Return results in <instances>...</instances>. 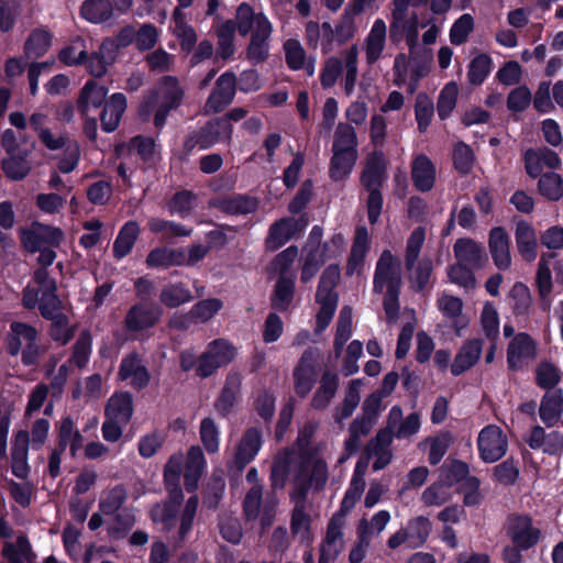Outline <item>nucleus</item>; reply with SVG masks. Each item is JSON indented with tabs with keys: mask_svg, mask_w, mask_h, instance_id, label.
<instances>
[{
	"mask_svg": "<svg viewBox=\"0 0 563 563\" xmlns=\"http://www.w3.org/2000/svg\"><path fill=\"white\" fill-rule=\"evenodd\" d=\"M368 245L369 233L367 229L365 227L357 228L346 267L347 274L352 275L361 267L368 251Z\"/></svg>",
	"mask_w": 563,
	"mask_h": 563,
	"instance_id": "de8ad7c7",
	"label": "nucleus"
},
{
	"mask_svg": "<svg viewBox=\"0 0 563 563\" xmlns=\"http://www.w3.org/2000/svg\"><path fill=\"white\" fill-rule=\"evenodd\" d=\"M409 537V547H421L428 539L431 532V522L426 517H417L410 520L405 528Z\"/></svg>",
	"mask_w": 563,
	"mask_h": 563,
	"instance_id": "0e129e2a",
	"label": "nucleus"
},
{
	"mask_svg": "<svg viewBox=\"0 0 563 563\" xmlns=\"http://www.w3.org/2000/svg\"><path fill=\"white\" fill-rule=\"evenodd\" d=\"M32 551L31 543L26 537H18L15 543H5L2 549V556L5 558L9 563H24V559H27Z\"/></svg>",
	"mask_w": 563,
	"mask_h": 563,
	"instance_id": "774afa93",
	"label": "nucleus"
},
{
	"mask_svg": "<svg viewBox=\"0 0 563 563\" xmlns=\"http://www.w3.org/2000/svg\"><path fill=\"white\" fill-rule=\"evenodd\" d=\"M64 239V232L59 228L37 223V252L40 253L37 262L51 265Z\"/></svg>",
	"mask_w": 563,
	"mask_h": 563,
	"instance_id": "f3484780",
	"label": "nucleus"
},
{
	"mask_svg": "<svg viewBox=\"0 0 563 563\" xmlns=\"http://www.w3.org/2000/svg\"><path fill=\"white\" fill-rule=\"evenodd\" d=\"M236 88V76L227 71L218 80L214 90L211 92L205 104L206 113L222 111L233 100Z\"/></svg>",
	"mask_w": 563,
	"mask_h": 563,
	"instance_id": "dca6fc26",
	"label": "nucleus"
},
{
	"mask_svg": "<svg viewBox=\"0 0 563 563\" xmlns=\"http://www.w3.org/2000/svg\"><path fill=\"white\" fill-rule=\"evenodd\" d=\"M340 279L338 265H329L321 275L316 300L320 306L317 314V332L323 331L331 322L338 305V294L334 288Z\"/></svg>",
	"mask_w": 563,
	"mask_h": 563,
	"instance_id": "7ed1b4c3",
	"label": "nucleus"
},
{
	"mask_svg": "<svg viewBox=\"0 0 563 563\" xmlns=\"http://www.w3.org/2000/svg\"><path fill=\"white\" fill-rule=\"evenodd\" d=\"M401 273L399 261L391 254L390 251L385 250L377 263L373 280V289L375 292L380 294L386 289V292L400 291Z\"/></svg>",
	"mask_w": 563,
	"mask_h": 563,
	"instance_id": "6e6552de",
	"label": "nucleus"
},
{
	"mask_svg": "<svg viewBox=\"0 0 563 563\" xmlns=\"http://www.w3.org/2000/svg\"><path fill=\"white\" fill-rule=\"evenodd\" d=\"M55 280L51 278L46 272L37 271V292L40 290L43 292L38 308L43 317L44 309H48L51 311H54L56 309V312H59L60 314L66 313L65 307L63 306L58 297L55 295Z\"/></svg>",
	"mask_w": 563,
	"mask_h": 563,
	"instance_id": "2f4dec72",
	"label": "nucleus"
},
{
	"mask_svg": "<svg viewBox=\"0 0 563 563\" xmlns=\"http://www.w3.org/2000/svg\"><path fill=\"white\" fill-rule=\"evenodd\" d=\"M159 300L167 308H176L191 301L192 295L185 284L169 283L162 288Z\"/></svg>",
	"mask_w": 563,
	"mask_h": 563,
	"instance_id": "864d4df0",
	"label": "nucleus"
},
{
	"mask_svg": "<svg viewBox=\"0 0 563 563\" xmlns=\"http://www.w3.org/2000/svg\"><path fill=\"white\" fill-rule=\"evenodd\" d=\"M126 489L122 485H117L111 489L104 490L100 497L99 509L103 515L117 514L126 500Z\"/></svg>",
	"mask_w": 563,
	"mask_h": 563,
	"instance_id": "052dcab7",
	"label": "nucleus"
},
{
	"mask_svg": "<svg viewBox=\"0 0 563 563\" xmlns=\"http://www.w3.org/2000/svg\"><path fill=\"white\" fill-rule=\"evenodd\" d=\"M114 44L112 41H103L99 52L93 53L87 62L89 73L95 77H101L107 73V68L114 60Z\"/></svg>",
	"mask_w": 563,
	"mask_h": 563,
	"instance_id": "a18cd8bd",
	"label": "nucleus"
},
{
	"mask_svg": "<svg viewBox=\"0 0 563 563\" xmlns=\"http://www.w3.org/2000/svg\"><path fill=\"white\" fill-rule=\"evenodd\" d=\"M393 434L389 430H379L374 439L367 445L369 456L374 457L373 468L375 471L383 470L391 460L390 444Z\"/></svg>",
	"mask_w": 563,
	"mask_h": 563,
	"instance_id": "c756f323",
	"label": "nucleus"
},
{
	"mask_svg": "<svg viewBox=\"0 0 563 563\" xmlns=\"http://www.w3.org/2000/svg\"><path fill=\"white\" fill-rule=\"evenodd\" d=\"M199 437L205 450L209 454H216L219 451L220 429L212 418L207 417L201 420Z\"/></svg>",
	"mask_w": 563,
	"mask_h": 563,
	"instance_id": "bf43d9fd",
	"label": "nucleus"
},
{
	"mask_svg": "<svg viewBox=\"0 0 563 563\" xmlns=\"http://www.w3.org/2000/svg\"><path fill=\"white\" fill-rule=\"evenodd\" d=\"M387 45V25L383 19H376L369 32L364 38L363 51L365 54V62L367 65L373 66L383 56Z\"/></svg>",
	"mask_w": 563,
	"mask_h": 563,
	"instance_id": "a211bd4d",
	"label": "nucleus"
},
{
	"mask_svg": "<svg viewBox=\"0 0 563 563\" xmlns=\"http://www.w3.org/2000/svg\"><path fill=\"white\" fill-rule=\"evenodd\" d=\"M44 318L52 321L51 336L60 344H66L70 341L74 335V327L69 324V320L66 313L60 314L48 309H44Z\"/></svg>",
	"mask_w": 563,
	"mask_h": 563,
	"instance_id": "09e8293b",
	"label": "nucleus"
},
{
	"mask_svg": "<svg viewBox=\"0 0 563 563\" xmlns=\"http://www.w3.org/2000/svg\"><path fill=\"white\" fill-rule=\"evenodd\" d=\"M352 334V309L350 307H343L339 313L336 322V332L334 338V351L336 357H339L343 351L344 344L351 338Z\"/></svg>",
	"mask_w": 563,
	"mask_h": 563,
	"instance_id": "680f3d73",
	"label": "nucleus"
},
{
	"mask_svg": "<svg viewBox=\"0 0 563 563\" xmlns=\"http://www.w3.org/2000/svg\"><path fill=\"white\" fill-rule=\"evenodd\" d=\"M184 249L156 247L146 257L148 267L184 266Z\"/></svg>",
	"mask_w": 563,
	"mask_h": 563,
	"instance_id": "a19ab883",
	"label": "nucleus"
},
{
	"mask_svg": "<svg viewBox=\"0 0 563 563\" xmlns=\"http://www.w3.org/2000/svg\"><path fill=\"white\" fill-rule=\"evenodd\" d=\"M489 251L494 264L499 269H508L511 265L509 236L503 228H494L489 234Z\"/></svg>",
	"mask_w": 563,
	"mask_h": 563,
	"instance_id": "cd10ccee",
	"label": "nucleus"
},
{
	"mask_svg": "<svg viewBox=\"0 0 563 563\" xmlns=\"http://www.w3.org/2000/svg\"><path fill=\"white\" fill-rule=\"evenodd\" d=\"M553 254H542L538 264L537 271V286L541 298V308L543 311H549L551 307V291H552V274L549 267V260Z\"/></svg>",
	"mask_w": 563,
	"mask_h": 563,
	"instance_id": "e433bc0d",
	"label": "nucleus"
},
{
	"mask_svg": "<svg viewBox=\"0 0 563 563\" xmlns=\"http://www.w3.org/2000/svg\"><path fill=\"white\" fill-rule=\"evenodd\" d=\"M506 532L512 544L522 550L534 547L541 538L540 528L528 515H511L507 520Z\"/></svg>",
	"mask_w": 563,
	"mask_h": 563,
	"instance_id": "9b49d317",
	"label": "nucleus"
},
{
	"mask_svg": "<svg viewBox=\"0 0 563 563\" xmlns=\"http://www.w3.org/2000/svg\"><path fill=\"white\" fill-rule=\"evenodd\" d=\"M29 154L30 152L10 154L2 159L1 168L8 179L19 181L26 177L31 170Z\"/></svg>",
	"mask_w": 563,
	"mask_h": 563,
	"instance_id": "79ce46f5",
	"label": "nucleus"
},
{
	"mask_svg": "<svg viewBox=\"0 0 563 563\" xmlns=\"http://www.w3.org/2000/svg\"><path fill=\"white\" fill-rule=\"evenodd\" d=\"M411 60V75L410 81L408 84V89L410 93H413L418 87V82L421 78L427 76L430 70V64L432 60V56L430 51L423 49L419 56V48L417 47V52L415 55H410Z\"/></svg>",
	"mask_w": 563,
	"mask_h": 563,
	"instance_id": "4d7b16f0",
	"label": "nucleus"
},
{
	"mask_svg": "<svg viewBox=\"0 0 563 563\" xmlns=\"http://www.w3.org/2000/svg\"><path fill=\"white\" fill-rule=\"evenodd\" d=\"M357 154L332 151L329 175L334 181H342L349 177L355 163Z\"/></svg>",
	"mask_w": 563,
	"mask_h": 563,
	"instance_id": "603ef678",
	"label": "nucleus"
},
{
	"mask_svg": "<svg viewBox=\"0 0 563 563\" xmlns=\"http://www.w3.org/2000/svg\"><path fill=\"white\" fill-rule=\"evenodd\" d=\"M241 374L230 373L227 376L221 394L214 401V408L222 417L228 416L238 401L241 393Z\"/></svg>",
	"mask_w": 563,
	"mask_h": 563,
	"instance_id": "bb28decb",
	"label": "nucleus"
},
{
	"mask_svg": "<svg viewBox=\"0 0 563 563\" xmlns=\"http://www.w3.org/2000/svg\"><path fill=\"white\" fill-rule=\"evenodd\" d=\"M527 443L531 449L542 450L550 455H559L563 452V434L558 431L547 434L539 426L531 430Z\"/></svg>",
	"mask_w": 563,
	"mask_h": 563,
	"instance_id": "393cba45",
	"label": "nucleus"
},
{
	"mask_svg": "<svg viewBox=\"0 0 563 563\" xmlns=\"http://www.w3.org/2000/svg\"><path fill=\"white\" fill-rule=\"evenodd\" d=\"M345 518L343 514H335L328 523L325 537L320 547V553L329 559H336L344 549Z\"/></svg>",
	"mask_w": 563,
	"mask_h": 563,
	"instance_id": "412c9836",
	"label": "nucleus"
},
{
	"mask_svg": "<svg viewBox=\"0 0 563 563\" xmlns=\"http://www.w3.org/2000/svg\"><path fill=\"white\" fill-rule=\"evenodd\" d=\"M365 488L364 470L360 464L356 465L350 486L346 489L341 503V509L338 514L344 517L350 512L360 500Z\"/></svg>",
	"mask_w": 563,
	"mask_h": 563,
	"instance_id": "37998d69",
	"label": "nucleus"
},
{
	"mask_svg": "<svg viewBox=\"0 0 563 563\" xmlns=\"http://www.w3.org/2000/svg\"><path fill=\"white\" fill-rule=\"evenodd\" d=\"M295 504L290 528L291 532L299 537L301 541H306L309 539V529H310V516L307 512L306 500L300 498H291Z\"/></svg>",
	"mask_w": 563,
	"mask_h": 563,
	"instance_id": "5fc2aeb1",
	"label": "nucleus"
},
{
	"mask_svg": "<svg viewBox=\"0 0 563 563\" xmlns=\"http://www.w3.org/2000/svg\"><path fill=\"white\" fill-rule=\"evenodd\" d=\"M236 27L241 36L249 35L250 38H272L274 32L269 19L245 2L236 9Z\"/></svg>",
	"mask_w": 563,
	"mask_h": 563,
	"instance_id": "423d86ee",
	"label": "nucleus"
},
{
	"mask_svg": "<svg viewBox=\"0 0 563 563\" xmlns=\"http://www.w3.org/2000/svg\"><path fill=\"white\" fill-rule=\"evenodd\" d=\"M295 292V275L279 276L272 297L273 308L287 311L292 302Z\"/></svg>",
	"mask_w": 563,
	"mask_h": 563,
	"instance_id": "49530a36",
	"label": "nucleus"
},
{
	"mask_svg": "<svg viewBox=\"0 0 563 563\" xmlns=\"http://www.w3.org/2000/svg\"><path fill=\"white\" fill-rule=\"evenodd\" d=\"M306 223H301L294 218H283L275 222L269 229L267 244L276 250L287 243L297 232L305 228Z\"/></svg>",
	"mask_w": 563,
	"mask_h": 563,
	"instance_id": "c85d7f7f",
	"label": "nucleus"
},
{
	"mask_svg": "<svg viewBox=\"0 0 563 563\" xmlns=\"http://www.w3.org/2000/svg\"><path fill=\"white\" fill-rule=\"evenodd\" d=\"M318 355L319 353L313 349L306 350L294 368L295 393L301 398H305L314 386L317 377L316 361Z\"/></svg>",
	"mask_w": 563,
	"mask_h": 563,
	"instance_id": "4468645a",
	"label": "nucleus"
},
{
	"mask_svg": "<svg viewBox=\"0 0 563 563\" xmlns=\"http://www.w3.org/2000/svg\"><path fill=\"white\" fill-rule=\"evenodd\" d=\"M344 246V238L335 234L329 242L322 246L305 247L307 252L305 263L302 265L300 279L302 283L310 282L328 260L341 254Z\"/></svg>",
	"mask_w": 563,
	"mask_h": 563,
	"instance_id": "0eeeda50",
	"label": "nucleus"
},
{
	"mask_svg": "<svg viewBox=\"0 0 563 563\" xmlns=\"http://www.w3.org/2000/svg\"><path fill=\"white\" fill-rule=\"evenodd\" d=\"M481 328L489 341H496L499 336V314L492 302H485L481 312Z\"/></svg>",
	"mask_w": 563,
	"mask_h": 563,
	"instance_id": "69168bd1",
	"label": "nucleus"
},
{
	"mask_svg": "<svg viewBox=\"0 0 563 563\" xmlns=\"http://www.w3.org/2000/svg\"><path fill=\"white\" fill-rule=\"evenodd\" d=\"M106 417L129 423L133 415V398L130 393L121 391L112 395L106 406Z\"/></svg>",
	"mask_w": 563,
	"mask_h": 563,
	"instance_id": "72a5a7b5",
	"label": "nucleus"
},
{
	"mask_svg": "<svg viewBox=\"0 0 563 563\" xmlns=\"http://www.w3.org/2000/svg\"><path fill=\"white\" fill-rule=\"evenodd\" d=\"M477 446L481 459L486 463H494L506 454L508 440L499 427L489 424L479 432Z\"/></svg>",
	"mask_w": 563,
	"mask_h": 563,
	"instance_id": "ddd939ff",
	"label": "nucleus"
},
{
	"mask_svg": "<svg viewBox=\"0 0 563 563\" xmlns=\"http://www.w3.org/2000/svg\"><path fill=\"white\" fill-rule=\"evenodd\" d=\"M233 126L225 118H216L202 126L196 134L189 136L185 147L191 151L197 145L200 148H208L220 142H229L232 136Z\"/></svg>",
	"mask_w": 563,
	"mask_h": 563,
	"instance_id": "1a4fd4ad",
	"label": "nucleus"
},
{
	"mask_svg": "<svg viewBox=\"0 0 563 563\" xmlns=\"http://www.w3.org/2000/svg\"><path fill=\"white\" fill-rule=\"evenodd\" d=\"M206 468V459L199 445L189 448L185 465V487L188 492L196 489L198 481Z\"/></svg>",
	"mask_w": 563,
	"mask_h": 563,
	"instance_id": "7c9ffc66",
	"label": "nucleus"
},
{
	"mask_svg": "<svg viewBox=\"0 0 563 563\" xmlns=\"http://www.w3.org/2000/svg\"><path fill=\"white\" fill-rule=\"evenodd\" d=\"M112 13L113 7L109 0H86L81 7V15L92 23L104 22Z\"/></svg>",
	"mask_w": 563,
	"mask_h": 563,
	"instance_id": "13d9d810",
	"label": "nucleus"
},
{
	"mask_svg": "<svg viewBox=\"0 0 563 563\" xmlns=\"http://www.w3.org/2000/svg\"><path fill=\"white\" fill-rule=\"evenodd\" d=\"M236 27L241 36L249 35L250 38H272L274 32L269 19L245 2L236 9Z\"/></svg>",
	"mask_w": 563,
	"mask_h": 563,
	"instance_id": "39448f33",
	"label": "nucleus"
},
{
	"mask_svg": "<svg viewBox=\"0 0 563 563\" xmlns=\"http://www.w3.org/2000/svg\"><path fill=\"white\" fill-rule=\"evenodd\" d=\"M332 151L357 154V136L355 129L349 123L341 122L336 125Z\"/></svg>",
	"mask_w": 563,
	"mask_h": 563,
	"instance_id": "8fccbe9b",
	"label": "nucleus"
},
{
	"mask_svg": "<svg viewBox=\"0 0 563 563\" xmlns=\"http://www.w3.org/2000/svg\"><path fill=\"white\" fill-rule=\"evenodd\" d=\"M523 158L526 172L532 178L543 175L542 172L544 168L558 169L561 166L559 155L554 151L544 146L536 150H528L525 153Z\"/></svg>",
	"mask_w": 563,
	"mask_h": 563,
	"instance_id": "aec40b11",
	"label": "nucleus"
},
{
	"mask_svg": "<svg viewBox=\"0 0 563 563\" xmlns=\"http://www.w3.org/2000/svg\"><path fill=\"white\" fill-rule=\"evenodd\" d=\"M108 93V90L98 85L93 80H89L82 87L79 99L78 108L82 115H87L90 109H97L100 107Z\"/></svg>",
	"mask_w": 563,
	"mask_h": 563,
	"instance_id": "ea45409f",
	"label": "nucleus"
},
{
	"mask_svg": "<svg viewBox=\"0 0 563 563\" xmlns=\"http://www.w3.org/2000/svg\"><path fill=\"white\" fill-rule=\"evenodd\" d=\"M483 351V342L481 339H468L463 342L459 349L452 364L451 373L459 376L472 368L479 360Z\"/></svg>",
	"mask_w": 563,
	"mask_h": 563,
	"instance_id": "b1692460",
	"label": "nucleus"
},
{
	"mask_svg": "<svg viewBox=\"0 0 563 563\" xmlns=\"http://www.w3.org/2000/svg\"><path fill=\"white\" fill-rule=\"evenodd\" d=\"M236 355L235 347L227 340L218 339L208 344L207 350L198 357L197 376L206 378L218 368L230 364Z\"/></svg>",
	"mask_w": 563,
	"mask_h": 563,
	"instance_id": "20e7f679",
	"label": "nucleus"
},
{
	"mask_svg": "<svg viewBox=\"0 0 563 563\" xmlns=\"http://www.w3.org/2000/svg\"><path fill=\"white\" fill-rule=\"evenodd\" d=\"M263 434L256 427L247 428L234 448L232 464L238 471H242L251 463L262 446Z\"/></svg>",
	"mask_w": 563,
	"mask_h": 563,
	"instance_id": "2eb2a0df",
	"label": "nucleus"
},
{
	"mask_svg": "<svg viewBox=\"0 0 563 563\" xmlns=\"http://www.w3.org/2000/svg\"><path fill=\"white\" fill-rule=\"evenodd\" d=\"M537 356V344L525 332L514 335L507 349V363L511 369L520 368L525 362Z\"/></svg>",
	"mask_w": 563,
	"mask_h": 563,
	"instance_id": "6ab92c4d",
	"label": "nucleus"
},
{
	"mask_svg": "<svg viewBox=\"0 0 563 563\" xmlns=\"http://www.w3.org/2000/svg\"><path fill=\"white\" fill-rule=\"evenodd\" d=\"M419 26L416 13L409 14L408 10H391L390 37L397 41L404 36L409 48V55H415L417 52Z\"/></svg>",
	"mask_w": 563,
	"mask_h": 563,
	"instance_id": "f8f14e48",
	"label": "nucleus"
},
{
	"mask_svg": "<svg viewBox=\"0 0 563 563\" xmlns=\"http://www.w3.org/2000/svg\"><path fill=\"white\" fill-rule=\"evenodd\" d=\"M390 514L387 510H379L375 515L372 516L369 520L362 519L357 527V533L363 534L364 537L371 540L372 536L380 534L388 522L390 521Z\"/></svg>",
	"mask_w": 563,
	"mask_h": 563,
	"instance_id": "338daca9",
	"label": "nucleus"
},
{
	"mask_svg": "<svg viewBox=\"0 0 563 563\" xmlns=\"http://www.w3.org/2000/svg\"><path fill=\"white\" fill-rule=\"evenodd\" d=\"M140 234V227L135 221L126 222L121 230L113 243V254L117 258H122L128 255L137 236Z\"/></svg>",
	"mask_w": 563,
	"mask_h": 563,
	"instance_id": "3c124183",
	"label": "nucleus"
},
{
	"mask_svg": "<svg viewBox=\"0 0 563 563\" xmlns=\"http://www.w3.org/2000/svg\"><path fill=\"white\" fill-rule=\"evenodd\" d=\"M516 243L519 253L526 261L532 262L537 257V235L529 223L521 221L517 224Z\"/></svg>",
	"mask_w": 563,
	"mask_h": 563,
	"instance_id": "58836bf2",
	"label": "nucleus"
},
{
	"mask_svg": "<svg viewBox=\"0 0 563 563\" xmlns=\"http://www.w3.org/2000/svg\"><path fill=\"white\" fill-rule=\"evenodd\" d=\"M438 307L448 318L454 319L452 327L456 335L461 336L462 330L468 324L467 319L460 318L463 308L462 300L454 296L443 295L438 300Z\"/></svg>",
	"mask_w": 563,
	"mask_h": 563,
	"instance_id": "c03bdc74",
	"label": "nucleus"
},
{
	"mask_svg": "<svg viewBox=\"0 0 563 563\" xmlns=\"http://www.w3.org/2000/svg\"><path fill=\"white\" fill-rule=\"evenodd\" d=\"M161 316L158 308L147 305L132 307L125 317V324L130 331H140L153 327Z\"/></svg>",
	"mask_w": 563,
	"mask_h": 563,
	"instance_id": "473e14b6",
	"label": "nucleus"
},
{
	"mask_svg": "<svg viewBox=\"0 0 563 563\" xmlns=\"http://www.w3.org/2000/svg\"><path fill=\"white\" fill-rule=\"evenodd\" d=\"M538 189L548 200L558 201L563 197V179L556 173H545L540 176Z\"/></svg>",
	"mask_w": 563,
	"mask_h": 563,
	"instance_id": "e2e57ef3",
	"label": "nucleus"
},
{
	"mask_svg": "<svg viewBox=\"0 0 563 563\" xmlns=\"http://www.w3.org/2000/svg\"><path fill=\"white\" fill-rule=\"evenodd\" d=\"M563 411V397L562 393L554 391L548 393L543 397L540 406V418L548 426L551 427L556 423Z\"/></svg>",
	"mask_w": 563,
	"mask_h": 563,
	"instance_id": "6e6d98bb",
	"label": "nucleus"
},
{
	"mask_svg": "<svg viewBox=\"0 0 563 563\" xmlns=\"http://www.w3.org/2000/svg\"><path fill=\"white\" fill-rule=\"evenodd\" d=\"M125 108L126 100L124 95H112L106 102L100 115L102 130L106 132H113L118 128Z\"/></svg>",
	"mask_w": 563,
	"mask_h": 563,
	"instance_id": "c9c22d12",
	"label": "nucleus"
},
{
	"mask_svg": "<svg viewBox=\"0 0 563 563\" xmlns=\"http://www.w3.org/2000/svg\"><path fill=\"white\" fill-rule=\"evenodd\" d=\"M119 378L126 380L132 387L142 389L150 382V374L136 353L124 356L119 368Z\"/></svg>",
	"mask_w": 563,
	"mask_h": 563,
	"instance_id": "4be33fe9",
	"label": "nucleus"
},
{
	"mask_svg": "<svg viewBox=\"0 0 563 563\" xmlns=\"http://www.w3.org/2000/svg\"><path fill=\"white\" fill-rule=\"evenodd\" d=\"M338 387L339 376L334 373L325 372L322 375L320 385L311 399V407L318 410L327 408L335 396Z\"/></svg>",
	"mask_w": 563,
	"mask_h": 563,
	"instance_id": "4c0bfd02",
	"label": "nucleus"
},
{
	"mask_svg": "<svg viewBox=\"0 0 563 563\" xmlns=\"http://www.w3.org/2000/svg\"><path fill=\"white\" fill-rule=\"evenodd\" d=\"M453 252L456 262L472 268H482L487 262L485 247L468 238L456 240Z\"/></svg>",
	"mask_w": 563,
	"mask_h": 563,
	"instance_id": "5701e85b",
	"label": "nucleus"
},
{
	"mask_svg": "<svg viewBox=\"0 0 563 563\" xmlns=\"http://www.w3.org/2000/svg\"><path fill=\"white\" fill-rule=\"evenodd\" d=\"M386 166L382 154L374 153L366 161L365 167L361 176L362 185L372 191L379 189L386 179Z\"/></svg>",
	"mask_w": 563,
	"mask_h": 563,
	"instance_id": "f704fd0d",
	"label": "nucleus"
},
{
	"mask_svg": "<svg viewBox=\"0 0 563 563\" xmlns=\"http://www.w3.org/2000/svg\"><path fill=\"white\" fill-rule=\"evenodd\" d=\"M23 340L26 342V347L22 351V362L25 365H33L35 364V327L13 321L7 336V352L11 356H16Z\"/></svg>",
	"mask_w": 563,
	"mask_h": 563,
	"instance_id": "9d476101",
	"label": "nucleus"
},
{
	"mask_svg": "<svg viewBox=\"0 0 563 563\" xmlns=\"http://www.w3.org/2000/svg\"><path fill=\"white\" fill-rule=\"evenodd\" d=\"M329 478L328 465L311 452H300L294 448L279 450L271 468L274 487L284 488L287 482L294 486L290 498L307 499L310 492L324 489Z\"/></svg>",
	"mask_w": 563,
	"mask_h": 563,
	"instance_id": "f257e3e1",
	"label": "nucleus"
},
{
	"mask_svg": "<svg viewBox=\"0 0 563 563\" xmlns=\"http://www.w3.org/2000/svg\"><path fill=\"white\" fill-rule=\"evenodd\" d=\"M183 96L184 90L177 78L166 76L162 79L157 92L152 95L142 106V115L147 119L153 108L157 106L154 123L159 128L165 123L168 112L180 104Z\"/></svg>",
	"mask_w": 563,
	"mask_h": 563,
	"instance_id": "f03ea898",
	"label": "nucleus"
},
{
	"mask_svg": "<svg viewBox=\"0 0 563 563\" xmlns=\"http://www.w3.org/2000/svg\"><path fill=\"white\" fill-rule=\"evenodd\" d=\"M411 178L415 187L420 191H429L435 181V168L431 159L424 155H417L411 164Z\"/></svg>",
	"mask_w": 563,
	"mask_h": 563,
	"instance_id": "a878e982",
	"label": "nucleus"
}]
</instances>
